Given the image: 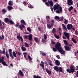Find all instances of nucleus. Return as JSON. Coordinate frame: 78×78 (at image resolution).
Returning <instances> with one entry per match:
<instances>
[{
  "label": "nucleus",
  "instance_id": "f257e3e1",
  "mask_svg": "<svg viewBox=\"0 0 78 78\" xmlns=\"http://www.w3.org/2000/svg\"><path fill=\"white\" fill-rule=\"evenodd\" d=\"M61 45V43L58 42H57L56 44L55 45V48L58 50L60 53L61 54H62V55H64L65 54V52L64 50H62Z\"/></svg>",
  "mask_w": 78,
  "mask_h": 78
},
{
  "label": "nucleus",
  "instance_id": "f03ea898",
  "mask_svg": "<svg viewBox=\"0 0 78 78\" xmlns=\"http://www.w3.org/2000/svg\"><path fill=\"white\" fill-rule=\"evenodd\" d=\"M53 9L54 10H56V12L58 14H59L60 12H62V7H61V6L59 5V4L57 3L56 5H55L53 7Z\"/></svg>",
  "mask_w": 78,
  "mask_h": 78
},
{
  "label": "nucleus",
  "instance_id": "7ed1b4c3",
  "mask_svg": "<svg viewBox=\"0 0 78 78\" xmlns=\"http://www.w3.org/2000/svg\"><path fill=\"white\" fill-rule=\"evenodd\" d=\"M73 27V25L71 24H68L67 25V28L68 30H70Z\"/></svg>",
  "mask_w": 78,
  "mask_h": 78
},
{
  "label": "nucleus",
  "instance_id": "20e7f679",
  "mask_svg": "<svg viewBox=\"0 0 78 78\" xmlns=\"http://www.w3.org/2000/svg\"><path fill=\"white\" fill-rule=\"evenodd\" d=\"M9 54L10 55V56L11 58L12 59H14V56L12 55V49H9Z\"/></svg>",
  "mask_w": 78,
  "mask_h": 78
},
{
  "label": "nucleus",
  "instance_id": "39448f33",
  "mask_svg": "<svg viewBox=\"0 0 78 78\" xmlns=\"http://www.w3.org/2000/svg\"><path fill=\"white\" fill-rule=\"evenodd\" d=\"M67 3L69 6L73 5V1L72 0H68Z\"/></svg>",
  "mask_w": 78,
  "mask_h": 78
},
{
  "label": "nucleus",
  "instance_id": "423d86ee",
  "mask_svg": "<svg viewBox=\"0 0 78 78\" xmlns=\"http://www.w3.org/2000/svg\"><path fill=\"white\" fill-rule=\"evenodd\" d=\"M64 34L68 40L70 39V38H69V34L66 32H64Z\"/></svg>",
  "mask_w": 78,
  "mask_h": 78
},
{
  "label": "nucleus",
  "instance_id": "0eeeda50",
  "mask_svg": "<svg viewBox=\"0 0 78 78\" xmlns=\"http://www.w3.org/2000/svg\"><path fill=\"white\" fill-rule=\"evenodd\" d=\"M53 25H54V24L53 23H51L50 24L49 23L47 24V27L49 28V29H51V27H53Z\"/></svg>",
  "mask_w": 78,
  "mask_h": 78
},
{
  "label": "nucleus",
  "instance_id": "6e6552de",
  "mask_svg": "<svg viewBox=\"0 0 78 78\" xmlns=\"http://www.w3.org/2000/svg\"><path fill=\"white\" fill-rule=\"evenodd\" d=\"M20 34H19L17 36V38L18 40H20V39L21 41L22 42H23V38H22V36H20Z\"/></svg>",
  "mask_w": 78,
  "mask_h": 78
},
{
  "label": "nucleus",
  "instance_id": "1a4fd4ad",
  "mask_svg": "<svg viewBox=\"0 0 78 78\" xmlns=\"http://www.w3.org/2000/svg\"><path fill=\"white\" fill-rule=\"evenodd\" d=\"M47 36L46 34H44V38L42 39V42H45L47 41Z\"/></svg>",
  "mask_w": 78,
  "mask_h": 78
},
{
  "label": "nucleus",
  "instance_id": "9d476101",
  "mask_svg": "<svg viewBox=\"0 0 78 78\" xmlns=\"http://www.w3.org/2000/svg\"><path fill=\"white\" fill-rule=\"evenodd\" d=\"M46 19L48 23H50V18L49 16H46Z\"/></svg>",
  "mask_w": 78,
  "mask_h": 78
},
{
  "label": "nucleus",
  "instance_id": "9b49d317",
  "mask_svg": "<svg viewBox=\"0 0 78 78\" xmlns=\"http://www.w3.org/2000/svg\"><path fill=\"white\" fill-rule=\"evenodd\" d=\"M48 3L51 7H52L53 6V3L52 1H48Z\"/></svg>",
  "mask_w": 78,
  "mask_h": 78
},
{
  "label": "nucleus",
  "instance_id": "f8f14e48",
  "mask_svg": "<svg viewBox=\"0 0 78 78\" xmlns=\"http://www.w3.org/2000/svg\"><path fill=\"white\" fill-rule=\"evenodd\" d=\"M24 24H20V25L19 28L21 30H22L23 28H25V27Z\"/></svg>",
  "mask_w": 78,
  "mask_h": 78
},
{
  "label": "nucleus",
  "instance_id": "ddd939ff",
  "mask_svg": "<svg viewBox=\"0 0 78 78\" xmlns=\"http://www.w3.org/2000/svg\"><path fill=\"white\" fill-rule=\"evenodd\" d=\"M55 63L56 66H59L60 65V62L58 60H55Z\"/></svg>",
  "mask_w": 78,
  "mask_h": 78
},
{
  "label": "nucleus",
  "instance_id": "4468645a",
  "mask_svg": "<svg viewBox=\"0 0 78 78\" xmlns=\"http://www.w3.org/2000/svg\"><path fill=\"white\" fill-rule=\"evenodd\" d=\"M46 71L48 75H51V72L50 70H49L47 68Z\"/></svg>",
  "mask_w": 78,
  "mask_h": 78
},
{
  "label": "nucleus",
  "instance_id": "2eb2a0df",
  "mask_svg": "<svg viewBox=\"0 0 78 78\" xmlns=\"http://www.w3.org/2000/svg\"><path fill=\"white\" fill-rule=\"evenodd\" d=\"M20 22L23 24V25H27V23H26V22H25V21L24 20H20Z\"/></svg>",
  "mask_w": 78,
  "mask_h": 78
},
{
  "label": "nucleus",
  "instance_id": "dca6fc26",
  "mask_svg": "<svg viewBox=\"0 0 78 78\" xmlns=\"http://www.w3.org/2000/svg\"><path fill=\"white\" fill-rule=\"evenodd\" d=\"M65 48L66 51H69L70 50V48L69 46H65Z\"/></svg>",
  "mask_w": 78,
  "mask_h": 78
},
{
  "label": "nucleus",
  "instance_id": "f3484780",
  "mask_svg": "<svg viewBox=\"0 0 78 78\" xmlns=\"http://www.w3.org/2000/svg\"><path fill=\"white\" fill-rule=\"evenodd\" d=\"M19 74L21 76H23V72L21 71V70H20L19 71Z\"/></svg>",
  "mask_w": 78,
  "mask_h": 78
},
{
  "label": "nucleus",
  "instance_id": "a211bd4d",
  "mask_svg": "<svg viewBox=\"0 0 78 78\" xmlns=\"http://www.w3.org/2000/svg\"><path fill=\"white\" fill-rule=\"evenodd\" d=\"M58 67L56 66H55L53 67L54 69L55 70H56V71L57 72H58Z\"/></svg>",
  "mask_w": 78,
  "mask_h": 78
},
{
  "label": "nucleus",
  "instance_id": "6ab92c4d",
  "mask_svg": "<svg viewBox=\"0 0 78 78\" xmlns=\"http://www.w3.org/2000/svg\"><path fill=\"white\" fill-rule=\"evenodd\" d=\"M28 39L29 41H31L32 40V35L30 34L28 36Z\"/></svg>",
  "mask_w": 78,
  "mask_h": 78
},
{
  "label": "nucleus",
  "instance_id": "aec40b11",
  "mask_svg": "<svg viewBox=\"0 0 78 78\" xmlns=\"http://www.w3.org/2000/svg\"><path fill=\"white\" fill-rule=\"evenodd\" d=\"M41 63L40 64V66L41 67H44V62L43 61L41 62Z\"/></svg>",
  "mask_w": 78,
  "mask_h": 78
},
{
  "label": "nucleus",
  "instance_id": "412c9836",
  "mask_svg": "<svg viewBox=\"0 0 78 78\" xmlns=\"http://www.w3.org/2000/svg\"><path fill=\"white\" fill-rule=\"evenodd\" d=\"M48 64L49 66H53V63L50 60L49 61Z\"/></svg>",
  "mask_w": 78,
  "mask_h": 78
},
{
  "label": "nucleus",
  "instance_id": "4be33fe9",
  "mask_svg": "<svg viewBox=\"0 0 78 78\" xmlns=\"http://www.w3.org/2000/svg\"><path fill=\"white\" fill-rule=\"evenodd\" d=\"M1 62L2 63V64L3 65V66H8V65L6 63V62H5V61H3L2 62Z\"/></svg>",
  "mask_w": 78,
  "mask_h": 78
},
{
  "label": "nucleus",
  "instance_id": "5701e85b",
  "mask_svg": "<svg viewBox=\"0 0 78 78\" xmlns=\"http://www.w3.org/2000/svg\"><path fill=\"white\" fill-rule=\"evenodd\" d=\"M13 5V2L11 1H10L9 2V6H12Z\"/></svg>",
  "mask_w": 78,
  "mask_h": 78
},
{
  "label": "nucleus",
  "instance_id": "b1692460",
  "mask_svg": "<svg viewBox=\"0 0 78 78\" xmlns=\"http://www.w3.org/2000/svg\"><path fill=\"white\" fill-rule=\"evenodd\" d=\"M72 41L74 43V44H76L77 43L76 42V39L72 38Z\"/></svg>",
  "mask_w": 78,
  "mask_h": 78
},
{
  "label": "nucleus",
  "instance_id": "393cba45",
  "mask_svg": "<svg viewBox=\"0 0 78 78\" xmlns=\"http://www.w3.org/2000/svg\"><path fill=\"white\" fill-rule=\"evenodd\" d=\"M1 59L0 58V63H1V62H2V61H4V60L5 59V57H2Z\"/></svg>",
  "mask_w": 78,
  "mask_h": 78
},
{
  "label": "nucleus",
  "instance_id": "a878e982",
  "mask_svg": "<svg viewBox=\"0 0 78 78\" xmlns=\"http://www.w3.org/2000/svg\"><path fill=\"white\" fill-rule=\"evenodd\" d=\"M21 49L23 51H26V48L23 46L21 47Z\"/></svg>",
  "mask_w": 78,
  "mask_h": 78
},
{
  "label": "nucleus",
  "instance_id": "bb28decb",
  "mask_svg": "<svg viewBox=\"0 0 78 78\" xmlns=\"http://www.w3.org/2000/svg\"><path fill=\"white\" fill-rule=\"evenodd\" d=\"M70 70L71 73H73L75 72V69L73 68H70Z\"/></svg>",
  "mask_w": 78,
  "mask_h": 78
},
{
  "label": "nucleus",
  "instance_id": "cd10ccee",
  "mask_svg": "<svg viewBox=\"0 0 78 78\" xmlns=\"http://www.w3.org/2000/svg\"><path fill=\"white\" fill-rule=\"evenodd\" d=\"M2 12L3 13V14H5V13H6V10L5 9H2Z\"/></svg>",
  "mask_w": 78,
  "mask_h": 78
},
{
  "label": "nucleus",
  "instance_id": "c85d7f7f",
  "mask_svg": "<svg viewBox=\"0 0 78 78\" xmlns=\"http://www.w3.org/2000/svg\"><path fill=\"white\" fill-rule=\"evenodd\" d=\"M59 72H62V67H59L58 69Z\"/></svg>",
  "mask_w": 78,
  "mask_h": 78
},
{
  "label": "nucleus",
  "instance_id": "c756f323",
  "mask_svg": "<svg viewBox=\"0 0 78 78\" xmlns=\"http://www.w3.org/2000/svg\"><path fill=\"white\" fill-rule=\"evenodd\" d=\"M15 52L16 54V55H18V56H20L21 55V53L20 52H17V51H15Z\"/></svg>",
  "mask_w": 78,
  "mask_h": 78
},
{
  "label": "nucleus",
  "instance_id": "7c9ffc66",
  "mask_svg": "<svg viewBox=\"0 0 78 78\" xmlns=\"http://www.w3.org/2000/svg\"><path fill=\"white\" fill-rule=\"evenodd\" d=\"M7 8L9 11H11L12 9V6H8Z\"/></svg>",
  "mask_w": 78,
  "mask_h": 78
},
{
  "label": "nucleus",
  "instance_id": "2f4dec72",
  "mask_svg": "<svg viewBox=\"0 0 78 78\" xmlns=\"http://www.w3.org/2000/svg\"><path fill=\"white\" fill-rule=\"evenodd\" d=\"M52 32L53 34H55L56 33V29L55 28H53L52 30Z\"/></svg>",
  "mask_w": 78,
  "mask_h": 78
},
{
  "label": "nucleus",
  "instance_id": "473e14b6",
  "mask_svg": "<svg viewBox=\"0 0 78 78\" xmlns=\"http://www.w3.org/2000/svg\"><path fill=\"white\" fill-rule=\"evenodd\" d=\"M64 23H65V24H67V23H69V21H68V20H67L66 19H65L64 20Z\"/></svg>",
  "mask_w": 78,
  "mask_h": 78
},
{
  "label": "nucleus",
  "instance_id": "72a5a7b5",
  "mask_svg": "<svg viewBox=\"0 0 78 78\" xmlns=\"http://www.w3.org/2000/svg\"><path fill=\"white\" fill-rule=\"evenodd\" d=\"M27 30L29 32V33H31V30L30 27H28L27 28Z\"/></svg>",
  "mask_w": 78,
  "mask_h": 78
},
{
  "label": "nucleus",
  "instance_id": "f704fd0d",
  "mask_svg": "<svg viewBox=\"0 0 78 78\" xmlns=\"http://www.w3.org/2000/svg\"><path fill=\"white\" fill-rule=\"evenodd\" d=\"M62 26L66 30V31H67V29L66 28V26L64 24H62Z\"/></svg>",
  "mask_w": 78,
  "mask_h": 78
},
{
  "label": "nucleus",
  "instance_id": "c9c22d12",
  "mask_svg": "<svg viewBox=\"0 0 78 78\" xmlns=\"http://www.w3.org/2000/svg\"><path fill=\"white\" fill-rule=\"evenodd\" d=\"M4 20L5 22H9V19L7 18H6Z\"/></svg>",
  "mask_w": 78,
  "mask_h": 78
},
{
  "label": "nucleus",
  "instance_id": "e433bc0d",
  "mask_svg": "<svg viewBox=\"0 0 78 78\" xmlns=\"http://www.w3.org/2000/svg\"><path fill=\"white\" fill-rule=\"evenodd\" d=\"M12 55L14 57H15V58H16V52H15L13 51L12 52Z\"/></svg>",
  "mask_w": 78,
  "mask_h": 78
},
{
  "label": "nucleus",
  "instance_id": "4c0bfd02",
  "mask_svg": "<svg viewBox=\"0 0 78 78\" xmlns=\"http://www.w3.org/2000/svg\"><path fill=\"white\" fill-rule=\"evenodd\" d=\"M34 40L36 42H37L38 43H39V40L37 39V38L36 37H35Z\"/></svg>",
  "mask_w": 78,
  "mask_h": 78
},
{
  "label": "nucleus",
  "instance_id": "58836bf2",
  "mask_svg": "<svg viewBox=\"0 0 78 78\" xmlns=\"http://www.w3.org/2000/svg\"><path fill=\"white\" fill-rule=\"evenodd\" d=\"M73 6H71L70 7L69 9L68 10L69 11H71V10H72V9H73Z\"/></svg>",
  "mask_w": 78,
  "mask_h": 78
},
{
  "label": "nucleus",
  "instance_id": "ea45409f",
  "mask_svg": "<svg viewBox=\"0 0 78 78\" xmlns=\"http://www.w3.org/2000/svg\"><path fill=\"white\" fill-rule=\"evenodd\" d=\"M4 39V35H2V37L0 36V39L1 40H2V39Z\"/></svg>",
  "mask_w": 78,
  "mask_h": 78
},
{
  "label": "nucleus",
  "instance_id": "a19ab883",
  "mask_svg": "<svg viewBox=\"0 0 78 78\" xmlns=\"http://www.w3.org/2000/svg\"><path fill=\"white\" fill-rule=\"evenodd\" d=\"M64 20V17L62 16L60 17V19H59V21H62Z\"/></svg>",
  "mask_w": 78,
  "mask_h": 78
},
{
  "label": "nucleus",
  "instance_id": "79ce46f5",
  "mask_svg": "<svg viewBox=\"0 0 78 78\" xmlns=\"http://www.w3.org/2000/svg\"><path fill=\"white\" fill-rule=\"evenodd\" d=\"M2 54H3V55L5 54V48H3V50L2 51Z\"/></svg>",
  "mask_w": 78,
  "mask_h": 78
},
{
  "label": "nucleus",
  "instance_id": "37998d69",
  "mask_svg": "<svg viewBox=\"0 0 78 78\" xmlns=\"http://www.w3.org/2000/svg\"><path fill=\"white\" fill-rule=\"evenodd\" d=\"M66 71L67 72H68V73H71V71L70 69H67Z\"/></svg>",
  "mask_w": 78,
  "mask_h": 78
},
{
  "label": "nucleus",
  "instance_id": "c03bdc74",
  "mask_svg": "<svg viewBox=\"0 0 78 78\" xmlns=\"http://www.w3.org/2000/svg\"><path fill=\"white\" fill-rule=\"evenodd\" d=\"M54 36L57 39H59V36H58L56 34H55Z\"/></svg>",
  "mask_w": 78,
  "mask_h": 78
},
{
  "label": "nucleus",
  "instance_id": "a18cd8bd",
  "mask_svg": "<svg viewBox=\"0 0 78 78\" xmlns=\"http://www.w3.org/2000/svg\"><path fill=\"white\" fill-rule=\"evenodd\" d=\"M28 58L29 60H30V61H31L32 60V58H31V57L29 55H28Z\"/></svg>",
  "mask_w": 78,
  "mask_h": 78
},
{
  "label": "nucleus",
  "instance_id": "49530a36",
  "mask_svg": "<svg viewBox=\"0 0 78 78\" xmlns=\"http://www.w3.org/2000/svg\"><path fill=\"white\" fill-rule=\"evenodd\" d=\"M9 23L10 24H14V22L12 20H10L9 21Z\"/></svg>",
  "mask_w": 78,
  "mask_h": 78
},
{
  "label": "nucleus",
  "instance_id": "de8ad7c7",
  "mask_svg": "<svg viewBox=\"0 0 78 78\" xmlns=\"http://www.w3.org/2000/svg\"><path fill=\"white\" fill-rule=\"evenodd\" d=\"M25 47H29V44H28L25 43Z\"/></svg>",
  "mask_w": 78,
  "mask_h": 78
},
{
  "label": "nucleus",
  "instance_id": "09e8293b",
  "mask_svg": "<svg viewBox=\"0 0 78 78\" xmlns=\"http://www.w3.org/2000/svg\"><path fill=\"white\" fill-rule=\"evenodd\" d=\"M53 49L54 51L55 52L57 51V49L56 48H53Z\"/></svg>",
  "mask_w": 78,
  "mask_h": 78
},
{
  "label": "nucleus",
  "instance_id": "8fccbe9b",
  "mask_svg": "<svg viewBox=\"0 0 78 78\" xmlns=\"http://www.w3.org/2000/svg\"><path fill=\"white\" fill-rule=\"evenodd\" d=\"M55 19H59V17L58 16H56L55 17Z\"/></svg>",
  "mask_w": 78,
  "mask_h": 78
},
{
  "label": "nucleus",
  "instance_id": "3c124183",
  "mask_svg": "<svg viewBox=\"0 0 78 78\" xmlns=\"http://www.w3.org/2000/svg\"><path fill=\"white\" fill-rule=\"evenodd\" d=\"M24 55V58H26V56H27V53L26 52L24 53H23Z\"/></svg>",
  "mask_w": 78,
  "mask_h": 78
},
{
  "label": "nucleus",
  "instance_id": "603ef678",
  "mask_svg": "<svg viewBox=\"0 0 78 78\" xmlns=\"http://www.w3.org/2000/svg\"><path fill=\"white\" fill-rule=\"evenodd\" d=\"M28 7L29 8H33V6L31 5H28Z\"/></svg>",
  "mask_w": 78,
  "mask_h": 78
},
{
  "label": "nucleus",
  "instance_id": "864d4df0",
  "mask_svg": "<svg viewBox=\"0 0 78 78\" xmlns=\"http://www.w3.org/2000/svg\"><path fill=\"white\" fill-rule=\"evenodd\" d=\"M75 33L76 34V35H78V32L77 31V30H75Z\"/></svg>",
  "mask_w": 78,
  "mask_h": 78
},
{
  "label": "nucleus",
  "instance_id": "5fc2aeb1",
  "mask_svg": "<svg viewBox=\"0 0 78 78\" xmlns=\"http://www.w3.org/2000/svg\"><path fill=\"white\" fill-rule=\"evenodd\" d=\"M63 42H64V43H65V44H67V41H66V40H63Z\"/></svg>",
  "mask_w": 78,
  "mask_h": 78
},
{
  "label": "nucleus",
  "instance_id": "6e6d98bb",
  "mask_svg": "<svg viewBox=\"0 0 78 78\" xmlns=\"http://www.w3.org/2000/svg\"><path fill=\"white\" fill-rule=\"evenodd\" d=\"M5 55L8 58H9V55L8 53L5 54Z\"/></svg>",
  "mask_w": 78,
  "mask_h": 78
},
{
  "label": "nucleus",
  "instance_id": "4d7b16f0",
  "mask_svg": "<svg viewBox=\"0 0 78 78\" xmlns=\"http://www.w3.org/2000/svg\"><path fill=\"white\" fill-rule=\"evenodd\" d=\"M51 43L52 44H53L54 45H55V42L53 41H51Z\"/></svg>",
  "mask_w": 78,
  "mask_h": 78
},
{
  "label": "nucleus",
  "instance_id": "13d9d810",
  "mask_svg": "<svg viewBox=\"0 0 78 78\" xmlns=\"http://www.w3.org/2000/svg\"><path fill=\"white\" fill-rule=\"evenodd\" d=\"M19 23H17L15 25V26L16 27H19Z\"/></svg>",
  "mask_w": 78,
  "mask_h": 78
},
{
  "label": "nucleus",
  "instance_id": "bf43d9fd",
  "mask_svg": "<svg viewBox=\"0 0 78 78\" xmlns=\"http://www.w3.org/2000/svg\"><path fill=\"white\" fill-rule=\"evenodd\" d=\"M56 57H57V58H58V59H60V57H59V55H58L56 56Z\"/></svg>",
  "mask_w": 78,
  "mask_h": 78
},
{
  "label": "nucleus",
  "instance_id": "052dcab7",
  "mask_svg": "<svg viewBox=\"0 0 78 78\" xmlns=\"http://www.w3.org/2000/svg\"><path fill=\"white\" fill-rule=\"evenodd\" d=\"M42 55L43 56H46V54L44 53H42Z\"/></svg>",
  "mask_w": 78,
  "mask_h": 78
},
{
  "label": "nucleus",
  "instance_id": "680f3d73",
  "mask_svg": "<svg viewBox=\"0 0 78 78\" xmlns=\"http://www.w3.org/2000/svg\"><path fill=\"white\" fill-rule=\"evenodd\" d=\"M45 3L46 5L48 6H49V4H48V2H45Z\"/></svg>",
  "mask_w": 78,
  "mask_h": 78
},
{
  "label": "nucleus",
  "instance_id": "e2e57ef3",
  "mask_svg": "<svg viewBox=\"0 0 78 78\" xmlns=\"http://www.w3.org/2000/svg\"><path fill=\"white\" fill-rule=\"evenodd\" d=\"M30 41V44H33V42H32V41L31 40H29Z\"/></svg>",
  "mask_w": 78,
  "mask_h": 78
},
{
  "label": "nucleus",
  "instance_id": "0e129e2a",
  "mask_svg": "<svg viewBox=\"0 0 78 78\" xmlns=\"http://www.w3.org/2000/svg\"><path fill=\"white\" fill-rule=\"evenodd\" d=\"M58 30L59 31H62V30H61V27H59Z\"/></svg>",
  "mask_w": 78,
  "mask_h": 78
},
{
  "label": "nucleus",
  "instance_id": "69168bd1",
  "mask_svg": "<svg viewBox=\"0 0 78 78\" xmlns=\"http://www.w3.org/2000/svg\"><path fill=\"white\" fill-rule=\"evenodd\" d=\"M50 22H52V23H54V20H51V21H50Z\"/></svg>",
  "mask_w": 78,
  "mask_h": 78
},
{
  "label": "nucleus",
  "instance_id": "338daca9",
  "mask_svg": "<svg viewBox=\"0 0 78 78\" xmlns=\"http://www.w3.org/2000/svg\"><path fill=\"white\" fill-rule=\"evenodd\" d=\"M2 25V21L0 20V26Z\"/></svg>",
  "mask_w": 78,
  "mask_h": 78
},
{
  "label": "nucleus",
  "instance_id": "774afa93",
  "mask_svg": "<svg viewBox=\"0 0 78 78\" xmlns=\"http://www.w3.org/2000/svg\"><path fill=\"white\" fill-rule=\"evenodd\" d=\"M24 37L25 39H27L28 38V36L27 35H26L24 36Z\"/></svg>",
  "mask_w": 78,
  "mask_h": 78
}]
</instances>
